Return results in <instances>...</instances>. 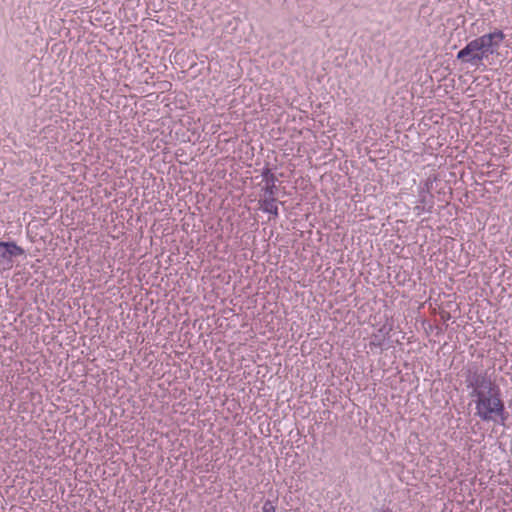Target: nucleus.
<instances>
[{
	"instance_id": "obj_11",
	"label": "nucleus",
	"mask_w": 512,
	"mask_h": 512,
	"mask_svg": "<svg viewBox=\"0 0 512 512\" xmlns=\"http://www.w3.org/2000/svg\"><path fill=\"white\" fill-rule=\"evenodd\" d=\"M373 512H392V510L390 508H386V509H375Z\"/></svg>"
},
{
	"instance_id": "obj_13",
	"label": "nucleus",
	"mask_w": 512,
	"mask_h": 512,
	"mask_svg": "<svg viewBox=\"0 0 512 512\" xmlns=\"http://www.w3.org/2000/svg\"><path fill=\"white\" fill-rule=\"evenodd\" d=\"M420 202H421L422 204H425V203H426V197H425V195H423V196H422V199H421V201H420Z\"/></svg>"
},
{
	"instance_id": "obj_9",
	"label": "nucleus",
	"mask_w": 512,
	"mask_h": 512,
	"mask_svg": "<svg viewBox=\"0 0 512 512\" xmlns=\"http://www.w3.org/2000/svg\"><path fill=\"white\" fill-rule=\"evenodd\" d=\"M484 25H485V20L481 19V20H477L476 22L472 23L471 26L472 27H476L477 30H484Z\"/></svg>"
},
{
	"instance_id": "obj_7",
	"label": "nucleus",
	"mask_w": 512,
	"mask_h": 512,
	"mask_svg": "<svg viewBox=\"0 0 512 512\" xmlns=\"http://www.w3.org/2000/svg\"><path fill=\"white\" fill-rule=\"evenodd\" d=\"M508 418H509V414L506 411L505 404L503 403L499 407H497V410L493 413L492 421L498 422V419H499V423L501 425H505V422L507 421Z\"/></svg>"
},
{
	"instance_id": "obj_2",
	"label": "nucleus",
	"mask_w": 512,
	"mask_h": 512,
	"mask_svg": "<svg viewBox=\"0 0 512 512\" xmlns=\"http://www.w3.org/2000/svg\"><path fill=\"white\" fill-rule=\"evenodd\" d=\"M505 38V34H483L481 37L469 42L457 54V59L471 64L487 58L495 52V48Z\"/></svg>"
},
{
	"instance_id": "obj_14",
	"label": "nucleus",
	"mask_w": 512,
	"mask_h": 512,
	"mask_svg": "<svg viewBox=\"0 0 512 512\" xmlns=\"http://www.w3.org/2000/svg\"><path fill=\"white\" fill-rule=\"evenodd\" d=\"M493 32L500 33V32H502V31H501V30H499V29H497V28H495Z\"/></svg>"
},
{
	"instance_id": "obj_5",
	"label": "nucleus",
	"mask_w": 512,
	"mask_h": 512,
	"mask_svg": "<svg viewBox=\"0 0 512 512\" xmlns=\"http://www.w3.org/2000/svg\"><path fill=\"white\" fill-rule=\"evenodd\" d=\"M392 331V326L383 325L377 333L373 334L370 341V346L374 347H382L384 341L387 337H389L390 332Z\"/></svg>"
},
{
	"instance_id": "obj_12",
	"label": "nucleus",
	"mask_w": 512,
	"mask_h": 512,
	"mask_svg": "<svg viewBox=\"0 0 512 512\" xmlns=\"http://www.w3.org/2000/svg\"><path fill=\"white\" fill-rule=\"evenodd\" d=\"M442 318L449 319L450 318V314L448 312H446L445 315H442Z\"/></svg>"
},
{
	"instance_id": "obj_4",
	"label": "nucleus",
	"mask_w": 512,
	"mask_h": 512,
	"mask_svg": "<svg viewBox=\"0 0 512 512\" xmlns=\"http://www.w3.org/2000/svg\"><path fill=\"white\" fill-rule=\"evenodd\" d=\"M262 177L266 182L265 187L262 189L266 196H274L277 192L276 182L278 178L271 172L269 167H265L262 171Z\"/></svg>"
},
{
	"instance_id": "obj_3",
	"label": "nucleus",
	"mask_w": 512,
	"mask_h": 512,
	"mask_svg": "<svg viewBox=\"0 0 512 512\" xmlns=\"http://www.w3.org/2000/svg\"><path fill=\"white\" fill-rule=\"evenodd\" d=\"M25 255V250L15 242L0 241V268L5 264L9 265L13 257Z\"/></svg>"
},
{
	"instance_id": "obj_8",
	"label": "nucleus",
	"mask_w": 512,
	"mask_h": 512,
	"mask_svg": "<svg viewBox=\"0 0 512 512\" xmlns=\"http://www.w3.org/2000/svg\"><path fill=\"white\" fill-rule=\"evenodd\" d=\"M262 512H276V508L270 500H266L262 507Z\"/></svg>"
},
{
	"instance_id": "obj_10",
	"label": "nucleus",
	"mask_w": 512,
	"mask_h": 512,
	"mask_svg": "<svg viewBox=\"0 0 512 512\" xmlns=\"http://www.w3.org/2000/svg\"><path fill=\"white\" fill-rule=\"evenodd\" d=\"M415 211H417V214H421V212L424 210V206H420V205H417L415 208H414Z\"/></svg>"
},
{
	"instance_id": "obj_6",
	"label": "nucleus",
	"mask_w": 512,
	"mask_h": 512,
	"mask_svg": "<svg viewBox=\"0 0 512 512\" xmlns=\"http://www.w3.org/2000/svg\"><path fill=\"white\" fill-rule=\"evenodd\" d=\"M276 198L274 196H267L264 199L259 200L260 208L266 212L271 214L274 218H277L278 213V207L275 204Z\"/></svg>"
},
{
	"instance_id": "obj_1",
	"label": "nucleus",
	"mask_w": 512,
	"mask_h": 512,
	"mask_svg": "<svg viewBox=\"0 0 512 512\" xmlns=\"http://www.w3.org/2000/svg\"><path fill=\"white\" fill-rule=\"evenodd\" d=\"M465 383L467 388L472 389L470 396L476 398L475 416L486 422L493 420V413L504 402L500 387L486 372H479L476 368L467 369Z\"/></svg>"
}]
</instances>
